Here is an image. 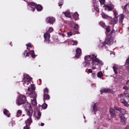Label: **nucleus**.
<instances>
[{"label": "nucleus", "instance_id": "nucleus-1", "mask_svg": "<svg viewBox=\"0 0 129 129\" xmlns=\"http://www.w3.org/2000/svg\"><path fill=\"white\" fill-rule=\"evenodd\" d=\"M24 78L21 82H23V84L25 87H27L31 85L30 81L31 78L27 74H24Z\"/></svg>", "mask_w": 129, "mask_h": 129}, {"label": "nucleus", "instance_id": "nucleus-2", "mask_svg": "<svg viewBox=\"0 0 129 129\" xmlns=\"http://www.w3.org/2000/svg\"><path fill=\"white\" fill-rule=\"evenodd\" d=\"M26 101L25 96L23 95H21L18 96L16 100V103L18 105L24 104Z\"/></svg>", "mask_w": 129, "mask_h": 129}, {"label": "nucleus", "instance_id": "nucleus-3", "mask_svg": "<svg viewBox=\"0 0 129 129\" xmlns=\"http://www.w3.org/2000/svg\"><path fill=\"white\" fill-rule=\"evenodd\" d=\"M96 57V55H95L94 54H92L90 55L86 56L84 57V59L85 60L88 61H89L91 59L92 62L91 63L92 64V66H93L94 59Z\"/></svg>", "mask_w": 129, "mask_h": 129}, {"label": "nucleus", "instance_id": "nucleus-4", "mask_svg": "<svg viewBox=\"0 0 129 129\" xmlns=\"http://www.w3.org/2000/svg\"><path fill=\"white\" fill-rule=\"evenodd\" d=\"M24 106L25 110L28 113H33V111L32 108L30 104L28 103H26Z\"/></svg>", "mask_w": 129, "mask_h": 129}, {"label": "nucleus", "instance_id": "nucleus-5", "mask_svg": "<svg viewBox=\"0 0 129 129\" xmlns=\"http://www.w3.org/2000/svg\"><path fill=\"white\" fill-rule=\"evenodd\" d=\"M114 42L113 38L112 37L109 35L107 36L105 41V43L106 44L110 45L112 44Z\"/></svg>", "mask_w": 129, "mask_h": 129}, {"label": "nucleus", "instance_id": "nucleus-6", "mask_svg": "<svg viewBox=\"0 0 129 129\" xmlns=\"http://www.w3.org/2000/svg\"><path fill=\"white\" fill-rule=\"evenodd\" d=\"M27 8L29 10L34 11L36 7V4L33 2L28 3Z\"/></svg>", "mask_w": 129, "mask_h": 129}, {"label": "nucleus", "instance_id": "nucleus-7", "mask_svg": "<svg viewBox=\"0 0 129 129\" xmlns=\"http://www.w3.org/2000/svg\"><path fill=\"white\" fill-rule=\"evenodd\" d=\"M32 113H27V115L30 116V117L25 121L26 125L29 126L31 124L32 122V120L31 119V116Z\"/></svg>", "mask_w": 129, "mask_h": 129}, {"label": "nucleus", "instance_id": "nucleus-8", "mask_svg": "<svg viewBox=\"0 0 129 129\" xmlns=\"http://www.w3.org/2000/svg\"><path fill=\"white\" fill-rule=\"evenodd\" d=\"M94 64L95 66L97 65L100 67L103 64V62L96 57L94 59Z\"/></svg>", "mask_w": 129, "mask_h": 129}, {"label": "nucleus", "instance_id": "nucleus-9", "mask_svg": "<svg viewBox=\"0 0 129 129\" xmlns=\"http://www.w3.org/2000/svg\"><path fill=\"white\" fill-rule=\"evenodd\" d=\"M103 7H106L105 9V10H108L109 11H110L112 10V9L114 8V6L113 5H105L103 6Z\"/></svg>", "mask_w": 129, "mask_h": 129}, {"label": "nucleus", "instance_id": "nucleus-10", "mask_svg": "<svg viewBox=\"0 0 129 129\" xmlns=\"http://www.w3.org/2000/svg\"><path fill=\"white\" fill-rule=\"evenodd\" d=\"M44 36L45 39V41L47 43H49V39L50 37V34L46 33L44 34Z\"/></svg>", "mask_w": 129, "mask_h": 129}, {"label": "nucleus", "instance_id": "nucleus-11", "mask_svg": "<svg viewBox=\"0 0 129 129\" xmlns=\"http://www.w3.org/2000/svg\"><path fill=\"white\" fill-rule=\"evenodd\" d=\"M55 19L53 17H48L47 18L46 20V21L47 23H50L51 24H53L55 21Z\"/></svg>", "mask_w": 129, "mask_h": 129}, {"label": "nucleus", "instance_id": "nucleus-12", "mask_svg": "<svg viewBox=\"0 0 129 129\" xmlns=\"http://www.w3.org/2000/svg\"><path fill=\"white\" fill-rule=\"evenodd\" d=\"M124 114H120L119 117L120 118V119L121 122H122L123 124L124 125H125L126 124V118H125L124 116Z\"/></svg>", "mask_w": 129, "mask_h": 129}, {"label": "nucleus", "instance_id": "nucleus-13", "mask_svg": "<svg viewBox=\"0 0 129 129\" xmlns=\"http://www.w3.org/2000/svg\"><path fill=\"white\" fill-rule=\"evenodd\" d=\"M76 53L75 55V57L77 58H78L80 56L81 53V50L79 48H78L76 50Z\"/></svg>", "mask_w": 129, "mask_h": 129}, {"label": "nucleus", "instance_id": "nucleus-14", "mask_svg": "<svg viewBox=\"0 0 129 129\" xmlns=\"http://www.w3.org/2000/svg\"><path fill=\"white\" fill-rule=\"evenodd\" d=\"M28 87L27 89V90L29 91L34 90L35 88L34 84H31L30 85V86H28V87Z\"/></svg>", "mask_w": 129, "mask_h": 129}, {"label": "nucleus", "instance_id": "nucleus-15", "mask_svg": "<svg viewBox=\"0 0 129 129\" xmlns=\"http://www.w3.org/2000/svg\"><path fill=\"white\" fill-rule=\"evenodd\" d=\"M29 95L30 98H34L37 96V94L35 91H33L30 92Z\"/></svg>", "mask_w": 129, "mask_h": 129}, {"label": "nucleus", "instance_id": "nucleus-16", "mask_svg": "<svg viewBox=\"0 0 129 129\" xmlns=\"http://www.w3.org/2000/svg\"><path fill=\"white\" fill-rule=\"evenodd\" d=\"M118 21V19L117 18H114L111 19V24L113 25L117 23Z\"/></svg>", "mask_w": 129, "mask_h": 129}, {"label": "nucleus", "instance_id": "nucleus-17", "mask_svg": "<svg viewBox=\"0 0 129 129\" xmlns=\"http://www.w3.org/2000/svg\"><path fill=\"white\" fill-rule=\"evenodd\" d=\"M41 116V113H34V117L35 119L38 120Z\"/></svg>", "mask_w": 129, "mask_h": 129}, {"label": "nucleus", "instance_id": "nucleus-18", "mask_svg": "<svg viewBox=\"0 0 129 129\" xmlns=\"http://www.w3.org/2000/svg\"><path fill=\"white\" fill-rule=\"evenodd\" d=\"M119 23H122L123 20V19L124 16L123 14H120L119 15Z\"/></svg>", "mask_w": 129, "mask_h": 129}, {"label": "nucleus", "instance_id": "nucleus-19", "mask_svg": "<svg viewBox=\"0 0 129 129\" xmlns=\"http://www.w3.org/2000/svg\"><path fill=\"white\" fill-rule=\"evenodd\" d=\"M116 109L117 110L119 111L120 113H125L126 112V110L125 109L120 108L117 107Z\"/></svg>", "mask_w": 129, "mask_h": 129}, {"label": "nucleus", "instance_id": "nucleus-20", "mask_svg": "<svg viewBox=\"0 0 129 129\" xmlns=\"http://www.w3.org/2000/svg\"><path fill=\"white\" fill-rule=\"evenodd\" d=\"M73 17L74 18L75 20H78L79 18L78 17L79 15L77 12H75L73 14Z\"/></svg>", "mask_w": 129, "mask_h": 129}, {"label": "nucleus", "instance_id": "nucleus-21", "mask_svg": "<svg viewBox=\"0 0 129 129\" xmlns=\"http://www.w3.org/2000/svg\"><path fill=\"white\" fill-rule=\"evenodd\" d=\"M109 89L106 88H103L100 90L101 93H106L109 92Z\"/></svg>", "mask_w": 129, "mask_h": 129}, {"label": "nucleus", "instance_id": "nucleus-22", "mask_svg": "<svg viewBox=\"0 0 129 129\" xmlns=\"http://www.w3.org/2000/svg\"><path fill=\"white\" fill-rule=\"evenodd\" d=\"M83 64L84 67H88L89 66L90 63L87 61H85L83 63Z\"/></svg>", "mask_w": 129, "mask_h": 129}, {"label": "nucleus", "instance_id": "nucleus-23", "mask_svg": "<svg viewBox=\"0 0 129 129\" xmlns=\"http://www.w3.org/2000/svg\"><path fill=\"white\" fill-rule=\"evenodd\" d=\"M31 103L32 105L34 106H36L37 105V102L36 99H34L31 100Z\"/></svg>", "mask_w": 129, "mask_h": 129}, {"label": "nucleus", "instance_id": "nucleus-24", "mask_svg": "<svg viewBox=\"0 0 129 129\" xmlns=\"http://www.w3.org/2000/svg\"><path fill=\"white\" fill-rule=\"evenodd\" d=\"M43 7L42 6L40 5H38L37 7V9L38 11H40L42 9Z\"/></svg>", "mask_w": 129, "mask_h": 129}, {"label": "nucleus", "instance_id": "nucleus-25", "mask_svg": "<svg viewBox=\"0 0 129 129\" xmlns=\"http://www.w3.org/2000/svg\"><path fill=\"white\" fill-rule=\"evenodd\" d=\"M28 53V55L30 54V55H31V56L32 57V58H34L35 57V55L34 54V51L31 50Z\"/></svg>", "mask_w": 129, "mask_h": 129}, {"label": "nucleus", "instance_id": "nucleus-26", "mask_svg": "<svg viewBox=\"0 0 129 129\" xmlns=\"http://www.w3.org/2000/svg\"><path fill=\"white\" fill-rule=\"evenodd\" d=\"M43 96L44 100L45 99L48 100L50 98L49 96L47 94H44Z\"/></svg>", "mask_w": 129, "mask_h": 129}, {"label": "nucleus", "instance_id": "nucleus-27", "mask_svg": "<svg viewBox=\"0 0 129 129\" xmlns=\"http://www.w3.org/2000/svg\"><path fill=\"white\" fill-rule=\"evenodd\" d=\"M65 16L69 17H70V15L69 12H63Z\"/></svg>", "mask_w": 129, "mask_h": 129}, {"label": "nucleus", "instance_id": "nucleus-28", "mask_svg": "<svg viewBox=\"0 0 129 129\" xmlns=\"http://www.w3.org/2000/svg\"><path fill=\"white\" fill-rule=\"evenodd\" d=\"M101 15L102 18L105 19L107 18L108 17V16L104 13H102Z\"/></svg>", "mask_w": 129, "mask_h": 129}, {"label": "nucleus", "instance_id": "nucleus-29", "mask_svg": "<svg viewBox=\"0 0 129 129\" xmlns=\"http://www.w3.org/2000/svg\"><path fill=\"white\" fill-rule=\"evenodd\" d=\"M46 30L47 32L49 33H51L53 31V28L49 27L48 28H47Z\"/></svg>", "mask_w": 129, "mask_h": 129}, {"label": "nucleus", "instance_id": "nucleus-30", "mask_svg": "<svg viewBox=\"0 0 129 129\" xmlns=\"http://www.w3.org/2000/svg\"><path fill=\"white\" fill-rule=\"evenodd\" d=\"M113 69L115 73L116 74H117V71L118 69V68L117 67H116L115 66H114L113 67Z\"/></svg>", "mask_w": 129, "mask_h": 129}, {"label": "nucleus", "instance_id": "nucleus-31", "mask_svg": "<svg viewBox=\"0 0 129 129\" xmlns=\"http://www.w3.org/2000/svg\"><path fill=\"white\" fill-rule=\"evenodd\" d=\"M93 110L94 111L93 112H95L97 111L98 110L97 107V105L96 104H94L93 106Z\"/></svg>", "mask_w": 129, "mask_h": 129}, {"label": "nucleus", "instance_id": "nucleus-32", "mask_svg": "<svg viewBox=\"0 0 129 129\" xmlns=\"http://www.w3.org/2000/svg\"><path fill=\"white\" fill-rule=\"evenodd\" d=\"M103 74L102 72L100 71L98 72L97 74V76L98 77L100 78L103 75Z\"/></svg>", "mask_w": 129, "mask_h": 129}, {"label": "nucleus", "instance_id": "nucleus-33", "mask_svg": "<svg viewBox=\"0 0 129 129\" xmlns=\"http://www.w3.org/2000/svg\"><path fill=\"white\" fill-rule=\"evenodd\" d=\"M29 55H28V53L27 52V50H25L23 54V56H28Z\"/></svg>", "mask_w": 129, "mask_h": 129}, {"label": "nucleus", "instance_id": "nucleus-34", "mask_svg": "<svg viewBox=\"0 0 129 129\" xmlns=\"http://www.w3.org/2000/svg\"><path fill=\"white\" fill-rule=\"evenodd\" d=\"M113 13L114 16V18H118V16H117V15H118V13L116 11H113Z\"/></svg>", "mask_w": 129, "mask_h": 129}, {"label": "nucleus", "instance_id": "nucleus-35", "mask_svg": "<svg viewBox=\"0 0 129 129\" xmlns=\"http://www.w3.org/2000/svg\"><path fill=\"white\" fill-rule=\"evenodd\" d=\"M71 44L73 45H76L77 44V42L76 41H72L71 42Z\"/></svg>", "mask_w": 129, "mask_h": 129}, {"label": "nucleus", "instance_id": "nucleus-36", "mask_svg": "<svg viewBox=\"0 0 129 129\" xmlns=\"http://www.w3.org/2000/svg\"><path fill=\"white\" fill-rule=\"evenodd\" d=\"M100 25L103 27H104L105 26V24L102 21L100 22L99 23Z\"/></svg>", "mask_w": 129, "mask_h": 129}, {"label": "nucleus", "instance_id": "nucleus-37", "mask_svg": "<svg viewBox=\"0 0 129 129\" xmlns=\"http://www.w3.org/2000/svg\"><path fill=\"white\" fill-rule=\"evenodd\" d=\"M47 105L46 104H43L42 106V108L44 109H46L47 107Z\"/></svg>", "mask_w": 129, "mask_h": 129}, {"label": "nucleus", "instance_id": "nucleus-38", "mask_svg": "<svg viewBox=\"0 0 129 129\" xmlns=\"http://www.w3.org/2000/svg\"><path fill=\"white\" fill-rule=\"evenodd\" d=\"M44 94H47L49 92L47 88L44 89Z\"/></svg>", "mask_w": 129, "mask_h": 129}, {"label": "nucleus", "instance_id": "nucleus-39", "mask_svg": "<svg viewBox=\"0 0 129 129\" xmlns=\"http://www.w3.org/2000/svg\"><path fill=\"white\" fill-rule=\"evenodd\" d=\"M74 28L76 29H79V27L78 25L75 24L74 26Z\"/></svg>", "mask_w": 129, "mask_h": 129}, {"label": "nucleus", "instance_id": "nucleus-40", "mask_svg": "<svg viewBox=\"0 0 129 129\" xmlns=\"http://www.w3.org/2000/svg\"><path fill=\"white\" fill-rule=\"evenodd\" d=\"M101 4H103L105 2V0H99Z\"/></svg>", "mask_w": 129, "mask_h": 129}, {"label": "nucleus", "instance_id": "nucleus-41", "mask_svg": "<svg viewBox=\"0 0 129 129\" xmlns=\"http://www.w3.org/2000/svg\"><path fill=\"white\" fill-rule=\"evenodd\" d=\"M26 45L27 46V49H28L29 47H31V44L30 43H29L27 44H26Z\"/></svg>", "mask_w": 129, "mask_h": 129}, {"label": "nucleus", "instance_id": "nucleus-42", "mask_svg": "<svg viewBox=\"0 0 129 129\" xmlns=\"http://www.w3.org/2000/svg\"><path fill=\"white\" fill-rule=\"evenodd\" d=\"M110 113H113L115 112V110L113 108H111L110 110Z\"/></svg>", "mask_w": 129, "mask_h": 129}, {"label": "nucleus", "instance_id": "nucleus-43", "mask_svg": "<svg viewBox=\"0 0 129 129\" xmlns=\"http://www.w3.org/2000/svg\"><path fill=\"white\" fill-rule=\"evenodd\" d=\"M34 110L35 111L34 113H40V112L39 111V110H38L37 109H35Z\"/></svg>", "mask_w": 129, "mask_h": 129}, {"label": "nucleus", "instance_id": "nucleus-44", "mask_svg": "<svg viewBox=\"0 0 129 129\" xmlns=\"http://www.w3.org/2000/svg\"><path fill=\"white\" fill-rule=\"evenodd\" d=\"M123 104L125 106L128 107L129 106V104H128L127 102L126 101Z\"/></svg>", "mask_w": 129, "mask_h": 129}, {"label": "nucleus", "instance_id": "nucleus-45", "mask_svg": "<svg viewBox=\"0 0 129 129\" xmlns=\"http://www.w3.org/2000/svg\"><path fill=\"white\" fill-rule=\"evenodd\" d=\"M106 30L108 33L110 31V27L108 26L106 27Z\"/></svg>", "mask_w": 129, "mask_h": 129}, {"label": "nucleus", "instance_id": "nucleus-46", "mask_svg": "<svg viewBox=\"0 0 129 129\" xmlns=\"http://www.w3.org/2000/svg\"><path fill=\"white\" fill-rule=\"evenodd\" d=\"M127 5H128V4H126L123 7L122 6V9L125 10H126V8L127 6Z\"/></svg>", "mask_w": 129, "mask_h": 129}, {"label": "nucleus", "instance_id": "nucleus-47", "mask_svg": "<svg viewBox=\"0 0 129 129\" xmlns=\"http://www.w3.org/2000/svg\"><path fill=\"white\" fill-rule=\"evenodd\" d=\"M94 6H95V4H94ZM94 8L95 9L96 11L99 12V9L97 7H94Z\"/></svg>", "mask_w": 129, "mask_h": 129}, {"label": "nucleus", "instance_id": "nucleus-48", "mask_svg": "<svg viewBox=\"0 0 129 129\" xmlns=\"http://www.w3.org/2000/svg\"><path fill=\"white\" fill-rule=\"evenodd\" d=\"M30 127L29 126L26 125V126L24 127L23 129H29Z\"/></svg>", "mask_w": 129, "mask_h": 129}, {"label": "nucleus", "instance_id": "nucleus-49", "mask_svg": "<svg viewBox=\"0 0 129 129\" xmlns=\"http://www.w3.org/2000/svg\"><path fill=\"white\" fill-rule=\"evenodd\" d=\"M124 94L125 97L129 98V93H126L124 92Z\"/></svg>", "mask_w": 129, "mask_h": 129}, {"label": "nucleus", "instance_id": "nucleus-50", "mask_svg": "<svg viewBox=\"0 0 129 129\" xmlns=\"http://www.w3.org/2000/svg\"><path fill=\"white\" fill-rule=\"evenodd\" d=\"M121 102V103L123 104L126 101L124 99H122L120 100Z\"/></svg>", "mask_w": 129, "mask_h": 129}, {"label": "nucleus", "instance_id": "nucleus-51", "mask_svg": "<svg viewBox=\"0 0 129 129\" xmlns=\"http://www.w3.org/2000/svg\"><path fill=\"white\" fill-rule=\"evenodd\" d=\"M4 115L8 117H9L10 116V113H4Z\"/></svg>", "mask_w": 129, "mask_h": 129}, {"label": "nucleus", "instance_id": "nucleus-52", "mask_svg": "<svg viewBox=\"0 0 129 129\" xmlns=\"http://www.w3.org/2000/svg\"><path fill=\"white\" fill-rule=\"evenodd\" d=\"M72 34L70 32L68 33V35L69 37H70L72 35Z\"/></svg>", "mask_w": 129, "mask_h": 129}, {"label": "nucleus", "instance_id": "nucleus-53", "mask_svg": "<svg viewBox=\"0 0 129 129\" xmlns=\"http://www.w3.org/2000/svg\"><path fill=\"white\" fill-rule=\"evenodd\" d=\"M9 111L7 110V109H4V111H3V113H8V112H9Z\"/></svg>", "mask_w": 129, "mask_h": 129}, {"label": "nucleus", "instance_id": "nucleus-54", "mask_svg": "<svg viewBox=\"0 0 129 129\" xmlns=\"http://www.w3.org/2000/svg\"><path fill=\"white\" fill-rule=\"evenodd\" d=\"M9 125L10 126H13V123L12 122H10L9 123Z\"/></svg>", "mask_w": 129, "mask_h": 129}, {"label": "nucleus", "instance_id": "nucleus-55", "mask_svg": "<svg viewBox=\"0 0 129 129\" xmlns=\"http://www.w3.org/2000/svg\"><path fill=\"white\" fill-rule=\"evenodd\" d=\"M123 88L126 90H128L129 89L126 86H124L123 87Z\"/></svg>", "mask_w": 129, "mask_h": 129}, {"label": "nucleus", "instance_id": "nucleus-56", "mask_svg": "<svg viewBox=\"0 0 129 129\" xmlns=\"http://www.w3.org/2000/svg\"><path fill=\"white\" fill-rule=\"evenodd\" d=\"M114 30L113 29L112 31H111V33L110 34V36H111V35H112V33H114Z\"/></svg>", "mask_w": 129, "mask_h": 129}, {"label": "nucleus", "instance_id": "nucleus-57", "mask_svg": "<svg viewBox=\"0 0 129 129\" xmlns=\"http://www.w3.org/2000/svg\"><path fill=\"white\" fill-rule=\"evenodd\" d=\"M126 62L127 64H129V57L126 59Z\"/></svg>", "mask_w": 129, "mask_h": 129}, {"label": "nucleus", "instance_id": "nucleus-58", "mask_svg": "<svg viewBox=\"0 0 129 129\" xmlns=\"http://www.w3.org/2000/svg\"><path fill=\"white\" fill-rule=\"evenodd\" d=\"M21 113H17V117H19L21 115Z\"/></svg>", "mask_w": 129, "mask_h": 129}, {"label": "nucleus", "instance_id": "nucleus-59", "mask_svg": "<svg viewBox=\"0 0 129 129\" xmlns=\"http://www.w3.org/2000/svg\"><path fill=\"white\" fill-rule=\"evenodd\" d=\"M124 129H129V125H127Z\"/></svg>", "mask_w": 129, "mask_h": 129}, {"label": "nucleus", "instance_id": "nucleus-60", "mask_svg": "<svg viewBox=\"0 0 129 129\" xmlns=\"http://www.w3.org/2000/svg\"><path fill=\"white\" fill-rule=\"evenodd\" d=\"M62 3L61 2H59V3H58V5L59 6H61L62 5Z\"/></svg>", "mask_w": 129, "mask_h": 129}, {"label": "nucleus", "instance_id": "nucleus-61", "mask_svg": "<svg viewBox=\"0 0 129 129\" xmlns=\"http://www.w3.org/2000/svg\"><path fill=\"white\" fill-rule=\"evenodd\" d=\"M22 111L21 110H18L17 113H22Z\"/></svg>", "mask_w": 129, "mask_h": 129}, {"label": "nucleus", "instance_id": "nucleus-62", "mask_svg": "<svg viewBox=\"0 0 129 129\" xmlns=\"http://www.w3.org/2000/svg\"><path fill=\"white\" fill-rule=\"evenodd\" d=\"M88 71L90 73H91L92 72V71L91 69H89L88 70Z\"/></svg>", "mask_w": 129, "mask_h": 129}, {"label": "nucleus", "instance_id": "nucleus-63", "mask_svg": "<svg viewBox=\"0 0 129 129\" xmlns=\"http://www.w3.org/2000/svg\"><path fill=\"white\" fill-rule=\"evenodd\" d=\"M123 95L122 94H121L119 95V96L120 97H123Z\"/></svg>", "mask_w": 129, "mask_h": 129}, {"label": "nucleus", "instance_id": "nucleus-64", "mask_svg": "<svg viewBox=\"0 0 129 129\" xmlns=\"http://www.w3.org/2000/svg\"><path fill=\"white\" fill-rule=\"evenodd\" d=\"M92 70H94L96 68L95 67H92Z\"/></svg>", "mask_w": 129, "mask_h": 129}]
</instances>
